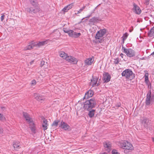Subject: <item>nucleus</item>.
Instances as JSON below:
<instances>
[{
  "label": "nucleus",
  "mask_w": 154,
  "mask_h": 154,
  "mask_svg": "<svg viewBox=\"0 0 154 154\" xmlns=\"http://www.w3.org/2000/svg\"><path fill=\"white\" fill-rule=\"evenodd\" d=\"M23 116L29 124L32 131L34 133H35L36 127L35 125L33 122L32 119L30 118L29 115L26 112H23Z\"/></svg>",
  "instance_id": "f257e3e1"
},
{
  "label": "nucleus",
  "mask_w": 154,
  "mask_h": 154,
  "mask_svg": "<svg viewBox=\"0 0 154 154\" xmlns=\"http://www.w3.org/2000/svg\"><path fill=\"white\" fill-rule=\"evenodd\" d=\"M96 104V100L95 99H91L85 102L84 108L85 109L89 110L94 107Z\"/></svg>",
  "instance_id": "f03ea898"
},
{
  "label": "nucleus",
  "mask_w": 154,
  "mask_h": 154,
  "mask_svg": "<svg viewBox=\"0 0 154 154\" xmlns=\"http://www.w3.org/2000/svg\"><path fill=\"white\" fill-rule=\"evenodd\" d=\"M106 33V30L105 29H100L96 34L95 38L98 42L100 43L103 41L104 36Z\"/></svg>",
  "instance_id": "7ed1b4c3"
},
{
  "label": "nucleus",
  "mask_w": 154,
  "mask_h": 154,
  "mask_svg": "<svg viewBox=\"0 0 154 154\" xmlns=\"http://www.w3.org/2000/svg\"><path fill=\"white\" fill-rule=\"evenodd\" d=\"M120 146L124 149V152H127V150L131 151L134 149L132 144L127 141H125L120 143Z\"/></svg>",
  "instance_id": "20e7f679"
},
{
  "label": "nucleus",
  "mask_w": 154,
  "mask_h": 154,
  "mask_svg": "<svg viewBox=\"0 0 154 154\" xmlns=\"http://www.w3.org/2000/svg\"><path fill=\"white\" fill-rule=\"evenodd\" d=\"M122 77L126 79H132L134 77V75L132 71L129 69H127L123 71L122 73Z\"/></svg>",
  "instance_id": "39448f33"
},
{
  "label": "nucleus",
  "mask_w": 154,
  "mask_h": 154,
  "mask_svg": "<svg viewBox=\"0 0 154 154\" xmlns=\"http://www.w3.org/2000/svg\"><path fill=\"white\" fill-rule=\"evenodd\" d=\"M122 49L123 50L124 52L129 57H131L135 56V52L131 48H126L125 47H122Z\"/></svg>",
  "instance_id": "423d86ee"
},
{
  "label": "nucleus",
  "mask_w": 154,
  "mask_h": 154,
  "mask_svg": "<svg viewBox=\"0 0 154 154\" xmlns=\"http://www.w3.org/2000/svg\"><path fill=\"white\" fill-rule=\"evenodd\" d=\"M26 11L31 13H36L37 12H40L41 11V9L39 5L35 7L34 8H26Z\"/></svg>",
  "instance_id": "0eeeda50"
},
{
  "label": "nucleus",
  "mask_w": 154,
  "mask_h": 154,
  "mask_svg": "<svg viewBox=\"0 0 154 154\" xmlns=\"http://www.w3.org/2000/svg\"><path fill=\"white\" fill-rule=\"evenodd\" d=\"M59 127L65 131L70 129V126L65 122L62 121L59 125Z\"/></svg>",
  "instance_id": "6e6552de"
},
{
  "label": "nucleus",
  "mask_w": 154,
  "mask_h": 154,
  "mask_svg": "<svg viewBox=\"0 0 154 154\" xmlns=\"http://www.w3.org/2000/svg\"><path fill=\"white\" fill-rule=\"evenodd\" d=\"M151 92H148L147 94L146 97L145 102L146 106H150L152 104V99H151Z\"/></svg>",
  "instance_id": "1a4fd4ad"
},
{
  "label": "nucleus",
  "mask_w": 154,
  "mask_h": 154,
  "mask_svg": "<svg viewBox=\"0 0 154 154\" xmlns=\"http://www.w3.org/2000/svg\"><path fill=\"white\" fill-rule=\"evenodd\" d=\"M81 34L80 33L76 32L72 30L69 29L68 35L69 37L72 38H77L79 37Z\"/></svg>",
  "instance_id": "9d476101"
},
{
  "label": "nucleus",
  "mask_w": 154,
  "mask_h": 154,
  "mask_svg": "<svg viewBox=\"0 0 154 154\" xmlns=\"http://www.w3.org/2000/svg\"><path fill=\"white\" fill-rule=\"evenodd\" d=\"M94 57H92L86 59L84 61L85 64L86 66H90L94 63Z\"/></svg>",
  "instance_id": "9b49d317"
},
{
  "label": "nucleus",
  "mask_w": 154,
  "mask_h": 154,
  "mask_svg": "<svg viewBox=\"0 0 154 154\" xmlns=\"http://www.w3.org/2000/svg\"><path fill=\"white\" fill-rule=\"evenodd\" d=\"M149 120L146 117H143L141 120L142 126L145 128H147L149 124Z\"/></svg>",
  "instance_id": "f8f14e48"
},
{
  "label": "nucleus",
  "mask_w": 154,
  "mask_h": 154,
  "mask_svg": "<svg viewBox=\"0 0 154 154\" xmlns=\"http://www.w3.org/2000/svg\"><path fill=\"white\" fill-rule=\"evenodd\" d=\"M105 149L108 152H109L111 150V145L110 142L106 141L103 143Z\"/></svg>",
  "instance_id": "ddd939ff"
},
{
  "label": "nucleus",
  "mask_w": 154,
  "mask_h": 154,
  "mask_svg": "<svg viewBox=\"0 0 154 154\" xmlns=\"http://www.w3.org/2000/svg\"><path fill=\"white\" fill-rule=\"evenodd\" d=\"M33 96L35 98L41 103L44 101L45 99L44 96L39 95L36 93L34 94Z\"/></svg>",
  "instance_id": "4468645a"
},
{
  "label": "nucleus",
  "mask_w": 154,
  "mask_h": 154,
  "mask_svg": "<svg viewBox=\"0 0 154 154\" xmlns=\"http://www.w3.org/2000/svg\"><path fill=\"white\" fill-rule=\"evenodd\" d=\"M65 60L69 62H72L73 63H77L78 62L77 60L74 57L71 56H68L67 57Z\"/></svg>",
  "instance_id": "2eb2a0df"
},
{
  "label": "nucleus",
  "mask_w": 154,
  "mask_h": 154,
  "mask_svg": "<svg viewBox=\"0 0 154 154\" xmlns=\"http://www.w3.org/2000/svg\"><path fill=\"white\" fill-rule=\"evenodd\" d=\"M133 10L136 14H139L141 13V11L140 8L135 4H134Z\"/></svg>",
  "instance_id": "dca6fc26"
},
{
  "label": "nucleus",
  "mask_w": 154,
  "mask_h": 154,
  "mask_svg": "<svg viewBox=\"0 0 154 154\" xmlns=\"http://www.w3.org/2000/svg\"><path fill=\"white\" fill-rule=\"evenodd\" d=\"M35 42L32 41L29 43V44L25 47L24 48V50H30L35 47V45H34Z\"/></svg>",
  "instance_id": "f3484780"
},
{
  "label": "nucleus",
  "mask_w": 154,
  "mask_h": 154,
  "mask_svg": "<svg viewBox=\"0 0 154 154\" xmlns=\"http://www.w3.org/2000/svg\"><path fill=\"white\" fill-rule=\"evenodd\" d=\"M47 40H46L43 41L39 42H35L34 45H35V47H40L46 44L47 43Z\"/></svg>",
  "instance_id": "a211bd4d"
},
{
  "label": "nucleus",
  "mask_w": 154,
  "mask_h": 154,
  "mask_svg": "<svg viewBox=\"0 0 154 154\" xmlns=\"http://www.w3.org/2000/svg\"><path fill=\"white\" fill-rule=\"evenodd\" d=\"M93 91L91 90H89L85 93L83 99H88L89 97H91L93 96Z\"/></svg>",
  "instance_id": "6ab92c4d"
},
{
  "label": "nucleus",
  "mask_w": 154,
  "mask_h": 154,
  "mask_svg": "<svg viewBox=\"0 0 154 154\" xmlns=\"http://www.w3.org/2000/svg\"><path fill=\"white\" fill-rule=\"evenodd\" d=\"M103 78L105 82H107L110 80L111 76L109 73L106 72L103 74Z\"/></svg>",
  "instance_id": "aec40b11"
},
{
  "label": "nucleus",
  "mask_w": 154,
  "mask_h": 154,
  "mask_svg": "<svg viewBox=\"0 0 154 154\" xmlns=\"http://www.w3.org/2000/svg\"><path fill=\"white\" fill-rule=\"evenodd\" d=\"M74 3H72L66 6L62 10V11L64 12H66L68 11L71 9L73 6Z\"/></svg>",
  "instance_id": "412c9836"
},
{
  "label": "nucleus",
  "mask_w": 154,
  "mask_h": 154,
  "mask_svg": "<svg viewBox=\"0 0 154 154\" xmlns=\"http://www.w3.org/2000/svg\"><path fill=\"white\" fill-rule=\"evenodd\" d=\"M48 123L47 120L45 119H44L43 121V122L42 123V127L43 128V129L44 131H45L47 130L48 128Z\"/></svg>",
  "instance_id": "4be33fe9"
},
{
  "label": "nucleus",
  "mask_w": 154,
  "mask_h": 154,
  "mask_svg": "<svg viewBox=\"0 0 154 154\" xmlns=\"http://www.w3.org/2000/svg\"><path fill=\"white\" fill-rule=\"evenodd\" d=\"M98 19L97 17H94L91 19L89 20L90 24L92 25H94L97 22Z\"/></svg>",
  "instance_id": "5701e85b"
},
{
  "label": "nucleus",
  "mask_w": 154,
  "mask_h": 154,
  "mask_svg": "<svg viewBox=\"0 0 154 154\" xmlns=\"http://www.w3.org/2000/svg\"><path fill=\"white\" fill-rule=\"evenodd\" d=\"M97 78H93L91 80V85H92L93 87L95 86H98V84H97Z\"/></svg>",
  "instance_id": "b1692460"
},
{
  "label": "nucleus",
  "mask_w": 154,
  "mask_h": 154,
  "mask_svg": "<svg viewBox=\"0 0 154 154\" xmlns=\"http://www.w3.org/2000/svg\"><path fill=\"white\" fill-rule=\"evenodd\" d=\"M148 35L149 37H152L153 38L154 36V26H153L148 32Z\"/></svg>",
  "instance_id": "393cba45"
},
{
  "label": "nucleus",
  "mask_w": 154,
  "mask_h": 154,
  "mask_svg": "<svg viewBox=\"0 0 154 154\" xmlns=\"http://www.w3.org/2000/svg\"><path fill=\"white\" fill-rule=\"evenodd\" d=\"M59 54L60 57L64 59H65L68 56L63 51H60L59 52Z\"/></svg>",
  "instance_id": "a878e982"
},
{
  "label": "nucleus",
  "mask_w": 154,
  "mask_h": 154,
  "mask_svg": "<svg viewBox=\"0 0 154 154\" xmlns=\"http://www.w3.org/2000/svg\"><path fill=\"white\" fill-rule=\"evenodd\" d=\"M30 3L34 7L38 6V5L35 0H29Z\"/></svg>",
  "instance_id": "bb28decb"
},
{
  "label": "nucleus",
  "mask_w": 154,
  "mask_h": 154,
  "mask_svg": "<svg viewBox=\"0 0 154 154\" xmlns=\"http://www.w3.org/2000/svg\"><path fill=\"white\" fill-rule=\"evenodd\" d=\"M145 75H144V78H145V82L147 83H148V82L149 81L148 80V73L147 71H145Z\"/></svg>",
  "instance_id": "cd10ccee"
},
{
  "label": "nucleus",
  "mask_w": 154,
  "mask_h": 154,
  "mask_svg": "<svg viewBox=\"0 0 154 154\" xmlns=\"http://www.w3.org/2000/svg\"><path fill=\"white\" fill-rule=\"evenodd\" d=\"M95 110L92 109L88 113V115L90 118H92L94 116V115Z\"/></svg>",
  "instance_id": "c85d7f7f"
},
{
  "label": "nucleus",
  "mask_w": 154,
  "mask_h": 154,
  "mask_svg": "<svg viewBox=\"0 0 154 154\" xmlns=\"http://www.w3.org/2000/svg\"><path fill=\"white\" fill-rule=\"evenodd\" d=\"M13 145L14 148L16 150H17L20 147L18 142H16V143L13 142Z\"/></svg>",
  "instance_id": "c756f323"
},
{
  "label": "nucleus",
  "mask_w": 154,
  "mask_h": 154,
  "mask_svg": "<svg viewBox=\"0 0 154 154\" xmlns=\"http://www.w3.org/2000/svg\"><path fill=\"white\" fill-rule=\"evenodd\" d=\"M58 120H56L54 121L52 125V126L54 127L55 128H56L58 125Z\"/></svg>",
  "instance_id": "7c9ffc66"
},
{
  "label": "nucleus",
  "mask_w": 154,
  "mask_h": 154,
  "mask_svg": "<svg viewBox=\"0 0 154 154\" xmlns=\"http://www.w3.org/2000/svg\"><path fill=\"white\" fill-rule=\"evenodd\" d=\"M128 34L127 33H125L123 34V36L122 37V40L123 41L125 40L127 38L128 36Z\"/></svg>",
  "instance_id": "2f4dec72"
},
{
  "label": "nucleus",
  "mask_w": 154,
  "mask_h": 154,
  "mask_svg": "<svg viewBox=\"0 0 154 154\" xmlns=\"http://www.w3.org/2000/svg\"><path fill=\"white\" fill-rule=\"evenodd\" d=\"M85 6H83L82 7V8L80 9L79 11H77V14H79L80 13H81L83 10H84V9L85 8Z\"/></svg>",
  "instance_id": "473e14b6"
},
{
  "label": "nucleus",
  "mask_w": 154,
  "mask_h": 154,
  "mask_svg": "<svg viewBox=\"0 0 154 154\" xmlns=\"http://www.w3.org/2000/svg\"><path fill=\"white\" fill-rule=\"evenodd\" d=\"M112 154H119L116 150H113L112 151Z\"/></svg>",
  "instance_id": "72a5a7b5"
},
{
  "label": "nucleus",
  "mask_w": 154,
  "mask_h": 154,
  "mask_svg": "<svg viewBox=\"0 0 154 154\" xmlns=\"http://www.w3.org/2000/svg\"><path fill=\"white\" fill-rule=\"evenodd\" d=\"M63 30L65 32L67 33H68V35L69 34V30L67 29L66 28H64L63 29Z\"/></svg>",
  "instance_id": "f704fd0d"
},
{
  "label": "nucleus",
  "mask_w": 154,
  "mask_h": 154,
  "mask_svg": "<svg viewBox=\"0 0 154 154\" xmlns=\"http://www.w3.org/2000/svg\"><path fill=\"white\" fill-rule=\"evenodd\" d=\"M45 62L43 60H41L40 63V66L41 67H42L45 65Z\"/></svg>",
  "instance_id": "c9c22d12"
},
{
  "label": "nucleus",
  "mask_w": 154,
  "mask_h": 154,
  "mask_svg": "<svg viewBox=\"0 0 154 154\" xmlns=\"http://www.w3.org/2000/svg\"><path fill=\"white\" fill-rule=\"evenodd\" d=\"M36 84V82L34 80H33L31 82V85H34Z\"/></svg>",
  "instance_id": "e433bc0d"
},
{
  "label": "nucleus",
  "mask_w": 154,
  "mask_h": 154,
  "mask_svg": "<svg viewBox=\"0 0 154 154\" xmlns=\"http://www.w3.org/2000/svg\"><path fill=\"white\" fill-rule=\"evenodd\" d=\"M4 119L5 118L3 117V115L0 113V120H2Z\"/></svg>",
  "instance_id": "4c0bfd02"
},
{
  "label": "nucleus",
  "mask_w": 154,
  "mask_h": 154,
  "mask_svg": "<svg viewBox=\"0 0 154 154\" xmlns=\"http://www.w3.org/2000/svg\"><path fill=\"white\" fill-rule=\"evenodd\" d=\"M114 63L116 64H118L119 63V60L118 59H116L115 60Z\"/></svg>",
  "instance_id": "58836bf2"
},
{
  "label": "nucleus",
  "mask_w": 154,
  "mask_h": 154,
  "mask_svg": "<svg viewBox=\"0 0 154 154\" xmlns=\"http://www.w3.org/2000/svg\"><path fill=\"white\" fill-rule=\"evenodd\" d=\"M5 17V15L3 14L1 17V21H2L4 19V17Z\"/></svg>",
  "instance_id": "ea45409f"
},
{
  "label": "nucleus",
  "mask_w": 154,
  "mask_h": 154,
  "mask_svg": "<svg viewBox=\"0 0 154 154\" xmlns=\"http://www.w3.org/2000/svg\"><path fill=\"white\" fill-rule=\"evenodd\" d=\"M149 0H145L144 3L146 5H148L149 4Z\"/></svg>",
  "instance_id": "a19ab883"
},
{
  "label": "nucleus",
  "mask_w": 154,
  "mask_h": 154,
  "mask_svg": "<svg viewBox=\"0 0 154 154\" xmlns=\"http://www.w3.org/2000/svg\"><path fill=\"white\" fill-rule=\"evenodd\" d=\"M3 129L0 127V134H2L3 133Z\"/></svg>",
  "instance_id": "79ce46f5"
},
{
  "label": "nucleus",
  "mask_w": 154,
  "mask_h": 154,
  "mask_svg": "<svg viewBox=\"0 0 154 154\" xmlns=\"http://www.w3.org/2000/svg\"><path fill=\"white\" fill-rule=\"evenodd\" d=\"M34 62V60H32L31 61H30V65H31L32 64H33V63Z\"/></svg>",
  "instance_id": "37998d69"
},
{
  "label": "nucleus",
  "mask_w": 154,
  "mask_h": 154,
  "mask_svg": "<svg viewBox=\"0 0 154 154\" xmlns=\"http://www.w3.org/2000/svg\"><path fill=\"white\" fill-rule=\"evenodd\" d=\"M120 56L122 57V58H123V56H124V54H122V53H121L120 54Z\"/></svg>",
  "instance_id": "c03bdc74"
},
{
  "label": "nucleus",
  "mask_w": 154,
  "mask_h": 154,
  "mask_svg": "<svg viewBox=\"0 0 154 154\" xmlns=\"http://www.w3.org/2000/svg\"><path fill=\"white\" fill-rule=\"evenodd\" d=\"M154 54V51L151 54V55H153V54Z\"/></svg>",
  "instance_id": "a18cd8bd"
},
{
  "label": "nucleus",
  "mask_w": 154,
  "mask_h": 154,
  "mask_svg": "<svg viewBox=\"0 0 154 154\" xmlns=\"http://www.w3.org/2000/svg\"><path fill=\"white\" fill-rule=\"evenodd\" d=\"M152 141H154V138H152Z\"/></svg>",
  "instance_id": "49530a36"
},
{
  "label": "nucleus",
  "mask_w": 154,
  "mask_h": 154,
  "mask_svg": "<svg viewBox=\"0 0 154 154\" xmlns=\"http://www.w3.org/2000/svg\"><path fill=\"white\" fill-rule=\"evenodd\" d=\"M90 17V16H88V17H87V18H89Z\"/></svg>",
  "instance_id": "de8ad7c7"
},
{
  "label": "nucleus",
  "mask_w": 154,
  "mask_h": 154,
  "mask_svg": "<svg viewBox=\"0 0 154 154\" xmlns=\"http://www.w3.org/2000/svg\"><path fill=\"white\" fill-rule=\"evenodd\" d=\"M118 107H119L120 106V105H118Z\"/></svg>",
  "instance_id": "09e8293b"
}]
</instances>
